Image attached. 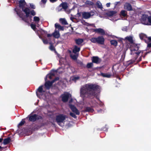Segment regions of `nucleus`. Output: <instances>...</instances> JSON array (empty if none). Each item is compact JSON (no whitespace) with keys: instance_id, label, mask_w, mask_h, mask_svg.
<instances>
[{"instance_id":"20","label":"nucleus","mask_w":151,"mask_h":151,"mask_svg":"<svg viewBox=\"0 0 151 151\" xmlns=\"http://www.w3.org/2000/svg\"><path fill=\"white\" fill-rule=\"evenodd\" d=\"M116 12L114 11H111L107 13V15L109 17L113 16L116 14Z\"/></svg>"},{"instance_id":"34","label":"nucleus","mask_w":151,"mask_h":151,"mask_svg":"<svg viewBox=\"0 0 151 151\" xmlns=\"http://www.w3.org/2000/svg\"><path fill=\"white\" fill-rule=\"evenodd\" d=\"M86 111H87L90 112H93L94 110H93L91 108L88 107L86 108Z\"/></svg>"},{"instance_id":"53","label":"nucleus","mask_w":151,"mask_h":151,"mask_svg":"<svg viewBox=\"0 0 151 151\" xmlns=\"http://www.w3.org/2000/svg\"><path fill=\"white\" fill-rule=\"evenodd\" d=\"M85 25L86 26H90V25H91V24H90L89 23H86V24H85Z\"/></svg>"},{"instance_id":"24","label":"nucleus","mask_w":151,"mask_h":151,"mask_svg":"<svg viewBox=\"0 0 151 151\" xmlns=\"http://www.w3.org/2000/svg\"><path fill=\"white\" fill-rule=\"evenodd\" d=\"M96 5L98 8L101 9V10L102 9L103 7L100 1H97L96 2Z\"/></svg>"},{"instance_id":"5","label":"nucleus","mask_w":151,"mask_h":151,"mask_svg":"<svg viewBox=\"0 0 151 151\" xmlns=\"http://www.w3.org/2000/svg\"><path fill=\"white\" fill-rule=\"evenodd\" d=\"M62 69L63 70V69L62 68H60L57 70H52L51 72L49 74L47 75L46 77L45 78V80L46 81L47 78L50 79H52V77L54 76L55 73L56 72H58L59 73H60L63 72V71L62 70L61 71H59V70Z\"/></svg>"},{"instance_id":"17","label":"nucleus","mask_w":151,"mask_h":151,"mask_svg":"<svg viewBox=\"0 0 151 151\" xmlns=\"http://www.w3.org/2000/svg\"><path fill=\"white\" fill-rule=\"evenodd\" d=\"M92 60L93 63H98L100 62V59L97 57H92Z\"/></svg>"},{"instance_id":"15","label":"nucleus","mask_w":151,"mask_h":151,"mask_svg":"<svg viewBox=\"0 0 151 151\" xmlns=\"http://www.w3.org/2000/svg\"><path fill=\"white\" fill-rule=\"evenodd\" d=\"M69 106L73 112L77 115H79L80 114L79 111L74 106L70 104V105Z\"/></svg>"},{"instance_id":"8","label":"nucleus","mask_w":151,"mask_h":151,"mask_svg":"<svg viewBox=\"0 0 151 151\" xmlns=\"http://www.w3.org/2000/svg\"><path fill=\"white\" fill-rule=\"evenodd\" d=\"M62 100L63 102L67 101L69 98L71 97V95L67 92L65 93L61 96Z\"/></svg>"},{"instance_id":"51","label":"nucleus","mask_w":151,"mask_h":151,"mask_svg":"<svg viewBox=\"0 0 151 151\" xmlns=\"http://www.w3.org/2000/svg\"><path fill=\"white\" fill-rule=\"evenodd\" d=\"M50 1L52 3H53L56 1L57 0H50Z\"/></svg>"},{"instance_id":"36","label":"nucleus","mask_w":151,"mask_h":151,"mask_svg":"<svg viewBox=\"0 0 151 151\" xmlns=\"http://www.w3.org/2000/svg\"><path fill=\"white\" fill-rule=\"evenodd\" d=\"M121 15L124 17H125L127 15L126 12L125 11L122 10L121 12Z\"/></svg>"},{"instance_id":"50","label":"nucleus","mask_w":151,"mask_h":151,"mask_svg":"<svg viewBox=\"0 0 151 151\" xmlns=\"http://www.w3.org/2000/svg\"><path fill=\"white\" fill-rule=\"evenodd\" d=\"M110 3H108L106 4V5L107 7H109L110 6Z\"/></svg>"},{"instance_id":"14","label":"nucleus","mask_w":151,"mask_h":151,"mask_svg":"<svg viewBox=\"0 0 151 151\" xmlns=\"http://www.w3.org/2000/svg\"><path fill=\"white\" fill-rule=\"evenodd\" d=\"M93 31L95 32L99 33L102 35L105 34V31L103 29L101 28L94 29H93Z\"/></svg>"},{"instance_id":"19","label":"nucleus","mask_w":151,"mask_h":151,"mask_svg":"<svg viewBox=\"0 0 151 151\" xmlns=\"http://www.w3.org/2000/svg\"><path fill=\"white\" fill-rule=\"evenodd\" d=\"M11 141V139L10 137H8L4 139L3 144L4 145H6L9 143Z\"/></svg>"},{"instance_id":"33","label":"nucleus","mask_w":151,"mask_h":151,"mask_svg":"<svg viewBox=\"0 0 151 151\" xmlns=\"http://www.w3.org/2000/svg\"><path fill=\"white\" fill-rule=\"evenodd\" d=\"M61 5L62 8L65 10H66L67 8V4L66 3H62Z\"/></svg>"},{"instance_id":"23","label":"nucleus","mask_w":151,"mask_h":151,"mask_svg":"<svg viewBox=\"0 0 151 151\" xmlns=\"http://www.w3.org/2000/svg\"><path fill=\"white\" fill-rule=\"evenodd\" d=\"M101 75L104 77H106L107 78H110L111 76V75L109 73H101Z\"/></svg>"},{"instance_id":"2","label":"nucleus","mask_w":151,"mask_h":151,"mask_svg":"<svg viewBox=\"0 0 151 151\" xmlns=\"http://www.w3.org/2000/svg\"><path fill=\"white\" fill-rule=\"evenodd\" d=\"M19 7L22 9V11L25 13L26 16H23V15L20 13V10L18 9L17 8H15L14 9L20 17L22 18V19L24 22L29 23L31 22V17L29 15V9L28 8H24L26 3L24 0H21L19 1Z\"/></svg>"},{"instance_id":"6","label":"nucleus","mask_w":151,"mask_h":151,"mask_svg":"<svg viewBox=\"0 0 151 151\" xmlns=\"http://www.w3.org/2000/svg\"><path fill=\"white\" fill-rule=\"evenodd\" d=\"M135 48H131L130 49L131 54L134 55L136 57L138 56L141 52V51L138 50V48L137 45H134Z\"/></svg>"},{"instance_id":"48","label":"nucleus","mask_w":151,"mask_h":151,"mask_svg":"<svg viewBox=\"0 0 151 151\" xmlns=\"http://www.w3.org/2000/svg\"><path fill=\"white\" fill-rule=\"evenodd\" d=\"M58 29L63 30L64 29V28L63 27H61L60 25V27H59L58 28Z\"/></svg>"},{"instance_id":"45","label":"nucleus","mask_w":151,"mask_h":151,"mask_svg":"<svg viewBox=\"0 0 151 151\" xmlns=\"http://www.w3.org/2000/svg\"><path fill=\"white\" fill-rule=\"evenodd\" d=\"M60 25L58 23H55V27L56 28H58L59 27H60Z\"/></svg>"},{"instance_id":"58","label":"nucleus","mask_w":151,"mask_h":151,"mask_svg":"<svg viewBox=\"0 0 151 151\" xmlns=\"http://www.w3.org/2000/svg\"><path fill=\"white\" fill-rule=\"evenodd\" d=\"M92 25H93L94 27H95V26H94V25L93 24H92Z\"/></svg>"},{"instance_id":"10","label":"nucleus","mask_w":151,"mask_h":151,"mask_svg":"<svg viewBox=\"0 0 151 151\" xmlns=\"http://www.w3.org/2000/svg\"><path fill=\"white\" fill-rule=\"evenodd\" d=\"M43 86H40L37 89V91L36 92V94L37 96L40 98H42V96L45 92L43 90Z\"/></svg>"},{"instance_id":"11","label":"nucleus","mask_w":151,"mask_h":151,"mask_svg":"<svg viewBox=\"0 0 151 151\" xmlns=\"http://www.w3.org/2000/svg\"><path fill=\"white\" fill-rule=\"evenodd\" d=\"M148 17L147 15L143 14L141 19V23L147 25V24L148 23H147V18Z\"/></svg>"},{"instance_id":"37","label":"nucleus","mask_w":151,"mask_h":151,"mask_svg":"<svg viewBox=\"0 0 151 151\" xmlns=\"http://www.w3.org/2000/svg\"><path fill=\"white\" fill-rule=\"evenodd\" d=\"M86 4L90 6H92L93 4V3L92 2L89 1H87L86 2Z\"/></svg>"},{"instance_id":"56","label":"nucleus","mask_w":151,"mask_h":151,"mask_svg":"<svg viewBox=\"0 0 151 151\" xmlns=\"http://www.w3.org/2000/svg\"><path fill=\"white\" fill-rule=\"evenodd\" d=\"M1 148H2V147L1 146H0V149H1Z\"/></svg>"},{"instance_id":"18","label":"nucleus","mask_w":151,"mask_h":151,"mask_svg":"<svg viewBox=\"0 0 151 151\" xmlns=\"http://www.w3.org/2000/svg\"><path fill=\"white\" fill-rule=\"evenodd\" d=\"M80 47H78L76 46H75L73 49V52L74 53L76 54L77 52L80 51Z\"/></svg>"},{"instance_id":"32","label":"nucleus","mask_w":151,"mask_h":151,"mask_svg":"<svg viewBox=\"0 0 151 151\" xmlns=\"http://www.w3.org/2000/svg\"><path fill=\"white\" fill-rule=\"evenodd\" d=\"M149 42L147 43V47H151V37H148Z\"/></svg>"},{"instance_id":"35","label":"nucleus","mask_w":151,"mask_h":151,"mask_svg":"<svg viewBox=\"0 0 151 151\" xmlns=\"http://www.w3.org/2000/svg\"><path fill=\"white\" fill-rule=\"evenodd\" d=\"M147 20V23H148L147 24V25H151V16L148 17Z\"/></svg>"},{"instance_id":"46","label":"nucleus","mask_w":151,"mask_h":151,"mask_svg":"<svg viewBox=\"0 0 151 151\" xmlns=\"http://www.w3.org/2000/svg\"><path fill=\"white\" fill-rule=\"evenodd\" d=\"M122 30L123 31H127V27H123L122 29Z\"/></svg>"},{"instance_id":"25","label":"nucleus","mask_w":151,"mask_h":151,"mask_svg":"<svg viewBox=\"0 0 151 151\" xmlns=\"http://www.w3.org/2000/svg\"><path fill=\"white\" fill-rule=\"evenodd\" d=\"M76 43L78 45H80L81 44L83 41V40L82 39H78L75 40Z\"/></svg>"},{"instance_id":"16","label":"nucleus","mask_w":151,"mask_h":151,"mask_svg":"<svg viewBox=\"0 0 151 151\" xmlns=\"http://www.w3.org/2000/svg\"><path fill=\"white\" fill-rule=\"evenodd\" d=\"M124 8L128 11H130L132 10L131 5L128 3H126L124 5Z\"/></svg>"},{"instance_id":"57","label":"nucleus","mask_w":151,"mask_h":151,"mask_svg":"<svg viewBox=\"0 0 151 151\" xmlns=\"http://www.w3.org/2000/svg\"><path fill=\"white\" fill-rule=\"evenodd\" d=\"M39 37L40 38H41V37H40V36H39Z\"/></svg>"},{"instance_id":"54","label":"nucleus","mask_w":151,"mask_h":151,"mask_svg":"<svg viewBox=\"0 0 151 151\" xmlns=\"http://www.w3.org/2000/svg\"><path fill=\"white\" fill-rule=\"evenodd\" d=\"M3 140V139L2 138H0V142H1Z\"/></svg>"},{"instance_id":"31","label":"nucleus","mask_w":151,"mask_h":151,"mask_svg":"<svg viewBox=\"0 0 151 151\" xmlns=\"http://www.w3.org/2000/svg\"><path fill=\"white\" fill-rule=\"evenodd\" d=\"M111 44L114 46H116L117 45V42L114 40H111L110 41Z\"/></svg>"},{"instance_id":"13","label":"nucleus","mask_w":151,"mask_h":151,"mask_svg":"<svg viewBox=\"0 0 151 151\" xmlns=\"http://www.w3.org/2000/svg\"><path fill=\"white\" fill-rule=\"evenodd\" d=\"M82 15L83 18L87 19L90 18L91 16L93 15V14L92 12H83Z\"/></svg>"},{"instance_id":"55","label":"nucleus","mask_w":151,"mask_h":151,"mask_svg":"<svg viewBox=\"0 0 151 151\" xmlns=\"http://www.w3.org/2000/svg\"><path fill=\"white\" fill-rule=\"evenodd\" d=\"M141 58H139V61H141Z\"/></svg>"},{"instance_id":"30","label":"nucleus","mask_w":151,"mask_h":151,"mask_svg":"<svg viewBox=\"0 0 151 151\" xmlns=\"http://www.w3.org/2000/svg\"><path fill=\"white\" fill-rule=\"evenodd\" d=\"M37 33L38 35H39V34H41V35H42L44 34H46L47 32L42 29H41L40 31H38Z\"/></svg>"},{"instance_id":"27","label":"nucleus","mask_w":151,"mask_h":151,"mask_svg":"<svg viewBox=\"0 0 151 151\" xmlns=\"http://www.w3.org/2000/svg\"><path fill=\"white\" fill-rule=\"evenodd\" d=\"M125 39L128 40L131 43L133 42V38L132 36H129L126 37L125 38Z\"/></svg>"},{"instance_id":"3","label":"nucleus","mask_w":151,"mask_h":151,"mask_svg":"<svg viewBox=\"0 0 151 151\" xmlns=\"http://www.w3.org/2000/svg\"><path fill=\"white\" fill-rule=\"evenodd\" d=\"M33 21L34 22L35 24L32 23L30 25V26L36 32V26L39 27L38 23L40 21V19L38 17L35 16L33 17Z\"/></svg>"},{"instance_id":"22","label":"nucleus","mask_w":151,"mask_h":151,"mask_svg":"<svg viewBox=\"0 0 151 151\" xmlns=\"http://www.w3.org/2000/svg\"><path fill=\"white\" fill-rule=\"evenodd\" d=\"M139 36L141 40H145V39L146 38L148 39V38L147 37L146 35L143 33L140 34L139 35Z\"/></svg>"},{"instance_id":"12","label":"nucleus","mask_w":151,"mask_h":151,"mask_svg":"<svg viewBox=\"0 0 151 151\" xmlns=\"http://www.w3.org/2000/svg\"><path fill=\"white\" fill-rule=\"evenodd\" d=\"M29 119L30 121L34 122L37 119H40L41 117L38 116L36 114L33 115H29L28 116Z\"/></svg>"},{"instance_id":"52","label":"nucleus","mask_w":151,"mask_h":151,"mask_svg":"<svg viewBox=\"0 0 151 151\" xmlns=\"http://www.w3.org/2000/svg\"><path fill=\"white\" fill-rule=\"evenodd\" d=\"M52 36V35L50 34H48L47 35V37H50Z\"/></svg>"},{"instance_id":"40","label":"nucleus","mask_w":151,"mask_h":151,"mask_svg":"<svg viewBox=\"0 0 151 151\" xmlns=\"http://www.w3.org/2000/svg\"><path fill=\"white\" fill-rule=\"evenodd\" d=\"M93 65V63H89L87 64V67L88 68H91V67H92Z\"/></svg>"},{"instance_id":"9","label":"nucleus","mask_w":151,"mask_h":151,"mask_svg":"<svg viewBox=\"0 0 151 151\" xmlns=\"http://www.w3.org/2000/svg\"><path fill=\"white\" fill-rule=\"evenodd\" d=\"M59 79V78L57 77L51 82H50V81L46 82L45 85V87L47 89H49L51 86L52 83H54L55 81L58 80Z\"/></svg>"},{"instance_id":"1","label":"nucleus","mask_w":151,"mask_h":151,"mask_svg":"<svg viewBox=\"0 0 151 151\" xmlns=\"http://www.w3.org/2000/svg\"><path fill=\"white\" fill-rule=\"evenodd\" d=\"M99 88V86L96 84L90 83L86 84L80 89V96L82 98L89 96H95V91Z\"/></svg>"},{"instance_id":"41","label":"nucleus","mask_w":151,"mask_h":151,"mask_svg":"<svg viewBox=\"0 0 151 151\" xmlns=\"http://www.w3.org/2000/svg\"><path fill=\"white\" fill-rule=\"evenodd\" d=\"M25 123V121L24 119H22V121L19 123L18 126H21L24 124Z\"/></svg>"},{"instance_id":"49","label":"nucleus","mask_w":151,"mask_h":151,"mask_svg":"<svg viewBox=\"0 0 151 151\" xmlns=\"http://www.w3.org/2000/svg\"><path fill=\"white\" fill-rule=\"evenodd\" d=\"M47 0H41V2L44 4H45Z\"/></svg>"},{"instance_id":"43","label":"nucleus","mask_w":151,"mask_h":151,"mask_svg":"<svg viewBox=\"0 0 151 151\" xmlns=\"http://www.w3.org/2000/svg\"><path fill=\"white\" fill-rule=\"evenodd\" d=\"M50 49L52 51H55V48L52 45H51L50 47Z\"/></svg>"},{"instance_id":"44","label":"nucleus","mask_w":151,"mask_h":151,"mask_svg":"<svg viewBox=\"0 0 151 151\" xmlns=\"http://www.w3.org/2000/svg\"><path fill=\"white\" fill-rule=\"evenodd\" d=\"M42 40L43 41V43L45 44H47L48 43V42L47 40H44L42 39Z\"/></svg>"},{"instance_id":"4","label":"nucleus","mask_w":151,"mask_h":151,"mask_svg":"<svg viewBox=\"0 0 151 151\" xmlns=\"http://www.w3.org/2000/svg\"><path fill=\"white\" fill-rule=\"evenodd\" d=\"M91 41L94 43H97L101 44H103L104 39L102 36H99L97 37H93L90 39Z\"/></svg>"},{"instance_id":"21","label":"nucleus","mask_w":151,"mask_h":151,"mask_svg":"<svg viewBox=\"0 0 151 151\" xmlns=\"http://www.w3.org/2000/svg\"><path fill=\"white\" fill-rule=\"evenodd\" d=\"M52 35L56 38H58L60 36L59 31L56 30L53 33Z\"/></svg>"},{"instance_id":"28","label":"nucleus","mask_w":151,"mask_h":151,"mask_svg":"<svg viewBox=\"0 0 151 151\" xmlns=\"http://www.w3.org/2000/svg\"><path fill=\"white\" fill-rule=\"evenodd\" d=\"M79 77L78 76H74L71 77L70 79L73 81L76 82V81L78 80Z\"/></svg>"},{"instance_id":"47","label":"nucleus","mask_w":151,"mask_h":151,"mask_svg":"<svg viewBox=\"0 0 151 151\" xmlns=\"http://www.w3.org/2000/svg\"><path fill=\"white\" fill-rule=\"evenodd\" d=\"M30 6L33 9H35V6L33 4H30Z\"/></svg>"},{"instance_id":"39","label":"nucleus","mask_w":151,"mask_h":151,"mask_svg":"<svg viewBox=\"0 0 151 151\" xmlns=\"http://www.w3.org/2000/svg\"><path fill=\"white\" fill-rule=\"evenodd\" d=\"M30 13L33 16H34L36 14V13L34 10H32V11H31L30 12L29 11V14H30ZM29 15L30 16H31V18L32 17L30 15V14H29Z\"/></svg>"},{"instance_id":"42","label":"nucleus","mask_w":151,"mask_h":151,"mask_svg":"<svg viewBox=\"0 0 151 151\" xmlns=\"http://www.w3.org/2000/svg\"><path fill=\"white\" fill-rule=\"evenodd\" d=\"M70 115L71 116L73 117L76 118V116L73 113L71 112L70 113Z\"/></svg>"},{"instance_id":"7","label":"nucleus","mask_w":151,"mask_h":151,"mask_svg":"<svg viewBox=\"0 0 151 151\" xmlns=\"http://www.w3.org/2000/svg\"><path fill=\"white\" fill-rule=\"evenodd\" d=\"M66 116L62 114L59 115L57 116L56 120L58 124L60 125V123L63 122L66 118Z\"/></svg>"},{"instance_id":"29","label":"nucleus","mask_w":151,"mask_h":151,"mask_svg":"<svg viewBox=\"0 0 151 151\" xmlns=\"http://www.w3.org/2000/svg\"><path fill=\"white\" fill-rule=\"evenodd\" d=\"M78 54H71L70 57H71L73 60H76L77 59V57H78Z\"/></svg>"},{"instance_id":"38","label":"nucleus","mask_w":151,"mask_h":151,"mask_svg":"<svg viewBox=\"0 0 151 151\" xmlns=\"http://www.w3.org/2000/svg\"><path fill=\"white\" fill-rule=\"evenodd\" d=\"M66 60L65 59L63 58H61L60 59L59 62L60 63H61V64H62L63 63L64 64V62Z\"/></svg>"},{"instance_id":"26","label":"nucleus","mask_w":151,"mask_h":151,"mask_svg":"<svg viewBox=\"0 0 151 151\" xmlns=\"http://www.w3.org/2000/svg\"><path fill=\"white\" fill-rule=\"evenodd\" d=\"M60 21L61 23L63 24L67 25L68 24L67 22L64 19L61 18L60 19Z\"/></svg>"}]
</instances>
